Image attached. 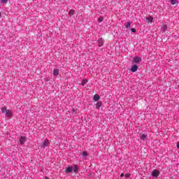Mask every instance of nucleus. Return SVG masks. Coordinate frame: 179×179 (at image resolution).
Segmentation results:
<instances>
[{
    "label": "nucleus",
    "instance_id": "nucleus-1",
    "mask_svg": "<svg viewBox=\"0 0 179 179\" xmlns=\"http://www.w3.org/2000/svg\"><path fill=\"white\" fill-rule=\"evenodd\" d=\"M1 112L3 114H5V116L7 117H13V113L10 110L8 109L6 107L1 108Z\"/></svg>",
    "mask_w": 179,
    "mask_h": 179
},
{
    "label": "nucleus",
    "instance_id": "nucleus-2",
    "mask_svg": "<svg viewBox=\"0 0 179 179\" xmlns=\"http://www.w3.org/2000/svg\"><path fill=\"white\" fill-rule=\"evenodd\" d=\"M151 176H152V177H157L158 176H160V172L156 169H155L152 173Z\"/></svg>",
    "mask_w": 179,
    "mask_h": 179
},
{
    "label": "nucleus",
    "instance_id": "nucleus-3",
    "mask_svg": "<svg viewBox=\"0 0 179 179\" xmlns=\"http://www.w3.org/2000/svg\"><path fill=\"white\" fill-rule=\"evenodd\" d=\"M49 145H50V141L45 139L41 145V148H47V146H48Z\"/></svg>",
    "mask_w": 179,
    "mask_h": 179
},
{
    "label": "nucleus",
    "instance_id": "nucleus-4",
    "mask_svg": "<svg viewBox=\"0 0 179 179\" xmlns=\"http://www.w3.org/2000/svg\"><path fill=\"white\" fill-rule=\"evenodd\" d=\"M139 136L142 141H146V139H148V136L143 133H141Z\"/></svg>",
    "mask_w": 179,
    "mask_h": 179
},
{
    "label": "nucleus",
    "instance_id": "nucleus-5",
    "mask_svg": "<svg viewBox=\"0 0 179 179\" xmlns=\"http://www.w3.org/2000/svg\"><path fill=\"white\" fill-rule=\"evenodd\" d=\"M134 62H135V64H139V62H141V61H142V58L139 57H134Z\"/></svg>",
    "mask_w": 179,
    "mask_h": 179
},
{
    "label": "nucleus",
    "instance_id": "nucleus-6",
    "mask_svg": "<svg viewBox=\"0 0 179 179\" xmlns=\"http://www.w3.org/2000/svg\"><path fill=\"white\" fill-rule=\"evenodd\" d=\"M26 143V137L25 136H21L20 138V143L21 145H24Z\"/></svg>",
    "mask_w": 179,
    "mask_h": 179
},
{
    "label": "nucleus",
    "instance_id": "nucleus-7",
    "mask_svg": "<svg viewBox=\"0 0 179 179\" xmlns=\"http://www.w3.org/2000/svg\"><path fill=\"white\" fill-rule=\"evenodd\" d=\"M131 72H136L138 71V65L134 64L131 68Z\"/></svg>",
    "mask_w": 179,
    "mask_h": 179
},
{
    "label": "nucleus",
    "instance_id": "nucleus-8",
    "mask_svg": "<svg viewBox=\"0 0 179 179\" xmlns=\"http://www.w3.org/2000/svg\"><path fill=\"white\" fill-rule=\"evenodd\" d=\"M53 75L54 76H58V75H59V70L55 69L53 70Z\"/></svg>",
    "mask_w": 179,
    "mask_h": 179
},
{
    "label": "nucleus",
    "instance_id": "nucleus-9",
    "mask_svg": "<svg viewBox=\"0 0 179 179\" xmlns=\"http://www.w3.org/2000/svg\"><path fill=\"white\" fill-rule=\"evenodd\" d=\"M71 170L74 173H78V166L76 165L71 166Z\"/></svg>",
    "mask_w": 179,
    "mask_h": 179
},
{
    "label": "nucleus",
    "instance_id": "nucleus-10",
    "mask_svg": "<svg viewBox=\"0 0 179 179\" xmlns=\"http://www.w3.org/2000/svg\"><path fill=\"white\" fill-rule=\"evenodd\" d=\"M145 22H147V23H152V22H153V18L152 17H148L145 19Z\"/></svg>",
    "mask_w": 179,
    "mask_h": 179
},
{
    "label": "nucleus",
    "instance_id": "nucleus-11",
    "mask_svg": "<svg viewBox=\"0 0 179 179\" xmlns=\"http://www.w3.org/2000/svg\"><path fill=\"white\" fill-rule=\"evenodd\" d=\"M98 43H99V47L103 46V45L104 44V43L103 42V38H101L98 39Z\"/></svg>",
    "mask_w": 179,
    "mask_h": 179
},
{
    "label": "nucleus",
    "instance_id": "nucleus-12",
    "mask_svg": "<svg viewBox=\"0 0 179 179\" xmlns=\"http://www.w3.org/2000/svg\"><path fill=\"white\" fill-rule=\"evenodd\" d=\"M94 101H99V100H100V96L99 94H95L94 96Z\"/></svg>",
    "mask_w": 179,
    "mask_h": 179
},
{
    "label": "nucleus",
    "instance_id": "nucleus-13",
    "mask_svg": "<svg viewBox=\"0 0 179 179\" xmlns=\"http://www.w3.org/2000/svg\"><path fill=\"white\" fill-rule=\"evenodd\" d=\"M72 171V166L68 167L66 170V173H71Z\"/></svg>",
    "mask_w": 179,
    "mask_h": 179
},
{
    "label": "nucleus",
    "instance_id": "nucleus-14",
    "mask_svg": "<svg viewBox=\"0 0 179 179\" xmlns=\"http://www.w3.org/2000/svg\"><path fill=\"white\" fill-rule=\"evenodd\" d=\"M75 13V10H70L69 12V16H72Z\"/></svg>",
    "mask_w": 179,
    "mask_h": 179
},
{
    "label": "nucleus",
    "instance_id": "nucleus-15",
    "mask_svg": "<svg viewBox=\"0 0 179 179\" xmlns=\"http://www.w3.org/2000/svg\"><path fill=\"white\" fill-rule=\"evenodd\" d=\"M100 107H101V102L98 101L96 103V108H100Z\"/></svg>",
    "mask_w": 179,
    "mask_h": 179
},
{
    "label": "nucleus",
    "instance_id": "nucleus-16",
    "mask_svg": "<svg viewBox=\"0 0 179 179\" xmlns=\"http://www.w3.org/2000/svg\"><path fill=\"white\" fill-rule=\"evenodd\" d=\"M126 27L127 29H129V27H131V22H127L126 24Z\"/></svg>",
    "mask_w": 179,
    "mask_h": 179
},
{
    "label": "nucleus",
    "instance_id": "nucleus-17",
    "mask_svg": "<svg viewBox=\"0 0 179 179\" xmlns=\"http://www.w3.org/2000/svg\"><path fill=\"white\" fill-rule=\"evenodd\" d=\"M103 20H104V18L103 17H100L99 18H98V22H99V23H101Z\"/></svg>",
    "mask_w": 179,
    "mask_h": 179
},
{
    "label": "nucleus",
    "instance_id": "nucleus-18",
    "mask_svg": "<svg viewBox=\"0 0 179 179\" xmlns=\"http://www.w3.org/2000/svg\"><path fill=\"white\" fill-rule=\"evenodd\" d=\"M171 3L172 5H176V3H177V0H171Z\"/></svg>",
    "mask_w": 179,
    "mask_h": 179
},
{
    "label": "nucleus",
    "instance_id": "nucleus-19",
    "mask_svg": "<svg viewBox=\"0 0 179 179\" xmlns=\"http://www.w3.org/2000/svg\"><path fill=\"white\" fill-rule=\"evenodd\" d=\"M87 83V80H84L83 82L82 83L83 86H85V85Z\"/></svg>",
    "mask_w": 179,
    "mask_h": 179
},
{
    "label": "nucleus",
    "instance_id": "nucleus-20",
    "mask_svg": "<svg viewBox=\"0 0 179 179\" xmlns=\"http://www.w3.org/2000/svg\"><path fill=\"white\" fill-rule=\"evenodd\" d=\"M82 155H83V156L84 157H85V156H87V152H83L82 153Z\"/></svg>",
    "mask_w": 179,
    "mask_h": 179
},
{
    "label": "nucleus",
    "instance_id": "nucleus-21",
    "mask_svg": "<svg viewBox=\"0 0 179 179\" xmlns=\"http://www.w3.org/2000/svg\"><path fill=\"white\" fill-rule=\"evenodd\" d=\"M131 30L132 33H136V29L131 28Z\"/></svg>",
    "mask_w": 179,
    "mask_h": 179
},
{
    "label": "nucleus",
    "instance_id": "nucleus-22",
    "mask_svg": "<svg viewBox=\"0 0 179 179\" xmlns=\"http://www.w3.org/2000/svg\"><path fill=\"white\" fill-rule=\"evenodd\" d=\"M130 176H131V174H129V173L125 174V177H127V178H129Z\"/></svg>",
    "mask_w": 179,
    "mask_h": 179
},
{
    "label": "nucleus",
    "instance_id": "nucleus-23",
    "mask_svg": "<svg viewBox=\"0 0 179 179\" xmlns=\"http://www.w3.org/2000/svg\"><path fill=\"white\" fill-rule=\"evenodd\" d=\"M1 2L3 3H6V2H8V0H1Z\"/></svg>",
    "mask_w": 179,
    "mask_h": 179
},
{
    "label": "nucleus",
    "instance_id": "nucleus-24",
    "mask_svg": "<svg viewBox=\"0 0 179 179\" xmlns=\"http://www.w3.org/2000/svg\"><path fill=\"white\" fill-rule=\"evenodd\" d=\"M164 30H167V26L166 25H163Z\"/></svg>",
    "mask_w": 179,
    "mask_h": 179
},
{
    "label": "nucleus",
    "instance_id": "nucleus-25",
    "mask_svg": "<svg viewBox=\"0 0 179 179\" xmlns=\"http://www.w3.org/2000/svg\"><path fill=\"white\" fill-rule=\"evenodd\" d=\"M75 114H76V112H75V110H73L72 115H73Z\"/></svg>",
    "mask_w": 179,
    "mask_h": 179
},
{
    "label": "nucleus",
    "instance_id": "nucleus-26",
    "mask_svg": "<svg viewBox=\"0 0 179 179\" xmlns=\"http://www.w3.org/2000/svg\"><path fill=\"white\" fill-rule=\"evenodd\" d=\"M177 148H178V149H179V142H178V143H177Z\"/></svg>",
    "mask_w": 179,
    "mask_h": 179
},
{
    "label": "nucleus",
    "instance_id": "nucleus-27",
    "mask_svg": "<svg viewBox=\"0 0 179 179\" xmlns=\"http://www.w3.org/2000/svg\"><path fill=\"white\" fill-rule=\"evenodd\" d=\"M120 177H121V178L124 177V173H122V174L120 175Z\"/></svg>",
    "mask_w": 179,
    "mask_h": 179
},
{
    "label": "nucleus",
    "instance_id": "nucleus-28",
    "mask_svg": "<svg viewBox=\"0 0 179 179\" xmlns=\"http://www.w3.org/2000/svg\"><path fill=\"white\" fill-rule=\"evenodd\" d=\"M45 179H50V178H48V177L45 176Z\"/></svg>",
    "mask_w": 179,
    "mask_h": 179
},
{
    "label": "nucleus",
    "instance_id": "nucleus-29",
    "mask_svg": "<svg viewBox=\"0 0 179 179\" xmlns=\"http://www.w3.org/2000/svg\"><path fill=\"white\" fill-rule=\"evenodd\" d=\"M0 17H1V13H0Z\"/></svg>",
    "mask_w": 179,
    "mask_h": 179
}]
</instances>
